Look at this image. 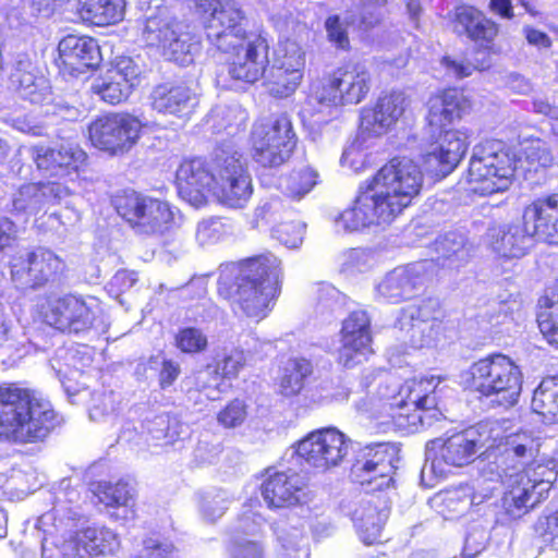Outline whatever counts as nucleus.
<instances>
[{
  "label": "nucleus",
  "instance_id": "1",
  "mask_svg": "<svg viewBox=\"0 0 558 558\" xmlns=\"http://www.w3.org/2000/svg\"><path fill=\"white\" fill-rule=\"evenodd\" d=\"M422 183V171L413 160L392 158L360 187L353 205L335 219L337 231L391 222L418 195Z\"/></svg>",
  "mask_w": 558,
  "mask_h": 558
},
{
  "label": "nucleus",
  "instance_id": "2",
  "mask_svg": "<svg viewBox=\"0 0 558 558\" xmlns=\"http://www.w3.org/2000/svg\"><path fill=\"white\" fill-rule=\"evenodd\" d=\"M177 189L181 198L193 207L206 203V193L231 208H243L253 193L252 179L241 154L218 155L211 171L202 159L182 162L177 170Z\"/></svg>",
  "mask_w": 558,
  "mask_h": 558
},
{
  "label": "nucleus",
  "instance_id": "3",
  "mask_svg": "<svg viewBox=\"0 0 558 558\" xmlns=\"http://www.w3.org/2000/svg\"><path fill=\"white\" fill-rule=\"evenodd\" d=\"M280 260L267 253L248 258L240 264L221 265L219 268V293H228L234 281L235 289L230 294L235 314L260 322L271 312L280 292Z\"/></svg>",
  "mask_w": 558,
  "mask_h": 558
},
{
  "label": "nucleus",
  "instance_id": "4",
  "mask_svg": "<svg viewBox=\"0 0 558 558\" xmlns=\"http://www.w3.org/2000/svg\"><path fill=\"white\" fill-rule=\"evenodd\" d=\"M57 424V413L40 393L15 385L0 386V440L38 444Z\"/></svg>",
  "mask_w": 558,
  "mask_h": 558
},
{
  "label": "nucleus",
  "instance_id": "5",
  "mask_svg": "<svg viewBox=\"0 0 558 558\" xmlns=\"http://www.w3.org/2000/svg\"><path fill=\"white\" fill-rule=\"evenodd\" d=\"M534 236L558 243V194L538 198L523 213V221L493 226L486 232L489 248L501 258H521L534 245Z\"/></svg>",
  "mask_w": 558,
  "mask_h": 558
},
{
  "label": "nucleus",
  "instance_id": "6",
  "mask_svg": "<svg viewBox=\"0 0 558 558\" xmlns=\"http://www.w3.org/2000/svg\"><path fill=\"white\" fill-rule=\"evenodd\" d=\"M533 452L534 440L526 433L507 438L501 473L498 476L507 487L502 497V508L513 519L541 502L551 487L549 478L532 477L529 470H521L533 457Z\"/></svg>",
  "mask_w": 558,
  "mask_h": 558
},
{
  "label": "nucleus",
  "instance_id": "7",
  "mask_svg": "<svg viewBox=\"0 0 558 558\" xmlns=\"http://www.w3.org/2000/svg\"><path fill=\"white\" fill-rule=\"evenodd\" d=\"M466 381L470 389L502 408L513 407L522 389L520 368L504 354H493L473 363Z\"/></svg>",
  "mask_w": 558,
  "mask_h": 558
},
{
  "label": "nucleus",
  "instance_id": "8",
  "mask_svg": "<svg viewBox=\"0 0 558 558\" xmlns=\"http://www.w3.org/2000/svg\"><path fill=\"white\" fill-rule=\"evenodd\" d=\"M515 159L499 142L476 145L460 185L468 194L480 196L506 191L514 174Z\"/></svg>",
  "mask_w": 558,
  "mask_h": 558
},
{
  "label": "nucleus",
  "instance_id": "9",
  "mask_svg": "<svg viewBox=\"0 0 558 558\" xmlns=\"http://www.w3.org/2000/svg\"><path fill=\"white\" fill-rule=\"evenodd\" d=\"M371 88L369 69L361 62H349L313 84L311 97L327 107L357 105L366 99Z\"/></svg>",
  "mask_w": 558,
  "mask_h": 558
},
{
  "label": "nucleus",
  "instance_id": "10",
  "mask_svg": "<svg viewBox=\"0 0 558 558\" xmlns=\"http://www.w3.org/2000/svg\"><path fill=\"white\" fill-rule=\"evenodd\" d=\"M492 430L488 424L454 433L447 437L435 438L426 444V463L422 474L426 472L436 476H445L446 466L462 468L472 463L478 450L485 446L481 430Z\"/></svg>",
  "mask_w": 558,
  "mask_h": 558
},
{
  "label": "nucleus",
  "instance_id": "11",
  "mask_svg": "<svg viewBox=\"0 0 558 558\" xmlns=\"http://www.w3.org/2000/svg\"><path fill=\"white\" fill-rule=\"evenodd\" d=\"M198 8L208 41L221 52L242 47L251 36L244 26L245 12L236 1L201 0Z\"/></svg>",
  "mask_w": 558,
  "mask_h": 558
},
{
  "label": "nucleus",
  "instance_id": "12",
  "mask_svg": "<svg viewBox=\"0 0 558 558\" xmlns=\"http://www.w3.org/2000/svg\"><path fill=\"white\" fill-rule=\"evenodd\" d=\"M253 157L263 167L284 163L295 147L292 123L286 114L257 121L252 130Z\"/></svg>",
  "mask_w": 558,
  "mask_h": 558
},
{
  "label": "nucleus",
  "instance_id": "13",
  "mask_svg": "<svg viewBox=\"0 0 558 558\" xmlns=\"http://www.w3.org/2000/svg\"><path fill=\"white\" fill-rule=\"evenodd\" d=\"M141 121L129 113H110L95 119L88 126L92 144L110 155L129 151L140 138Z\"/></svg>",
  "mask_w": 558,
  "mask_h": 558
},
{
  "label": "nucleus",
  "instance_id": "14",
  "mask_svg": "<svg viewBox=\"0 0 558 558\" xmlns=\"http://www.w3.org/2000/svg\"><path fill=\"white\" fill-rule=\"evenodd\" d=\"M349 452V439L333 427L317 429L298 444L296 453L310 466L325 472L338 466Z\"/></svg>",
  "mask_w": 558,
  "mask_h": 558
},
{
  "label": "nucleus",
  "instance_id": "15",
  "mask_svg": "<svg viewBox=\"0 0 558 558\" xmlns=\"http://www.w3.org/2000/svg\"><path fill=\"white\" fill-rule=\"evenodd\" d=\"M469 146V135L460 130L428 131V146L424 155L426 171L445 178L461 161Z\"/></svg>",
  "mask_w": 558,
  "mask_h": 558
},
{
  "label": "nucleus",
  "instance_id": "16",
  "mask_svg": "<svg viewBox=\"0 0 558 558\" xmlns=\"http://www.w3.org/2000/svg\"><path fill=\"white\" fill-rule=\"evenodd\" d=\"M397 451L393 445L378 442L365 446L351 469V475L361 485L372 490H383L392 483L393 460Z\"/></svg>",
  "mask_w": 558,
  "mask_h": 558
},
{
  "label": "nucleus",
  "instance_id": "17",
  "mask_svg": "<svg viewBox=\"0 0 558 558\" xmlns=\"http://www.w3.org/2000/svg\"><path fill=\"white\" fill-rule=\"evenodd\" d=\"M439 379L426 377L408 381L402 392H407V400H397L392 403L391 414L398 427H417L423 425L422 412L437 407L436 388Z\"/></svg>",
  "mask_w": 558,
  "mask_h": 558
},
{
  "label": "nucleus",
  "instance_id": "18",
  "mask_svg": "<svg viewBox=\"0 0 558 558\" xmlns=\"http://www.w3.org/2000/svg\"><path fill=\"white\" fill-rule=\"evenodd\" d=\"M116 207L118 214L142 233L159 231L172 217L168 204L135 192L118 197Z\"/></svg>",
  "mask_w": 558,
  "mask_h": 558
},
{
  "label": "nucleus",
  "instance_id": "19",
  "mask_svg": "<svg viewBox=\"0 0 558 558\" xmlns=\"http://www.w3.org/2000/svg\"><path fill=\"white\" fill-rule=\"evenodd\" d=\"M63 260L49 250L38 248L26 258L12 263L11 277L22 289H37L57 280L64 270Z\"/></svg>",
  "mask_w": 558,
  "mask_h": 558
},
{
  "label": "nucleus",
  "instance_id": "20",
  "mask_svg": "<svg viewBox=\"0 0 558 558\" xmlns=\"http://www.w3.org/2000/svg\"><path fill=\"white\" fill-rule=\"evenodd\" d=\"M410 99L402 90L381 94L374 108L365 109L361 117V132L378 137L386 134L404 114Z\"/></svg>",
  "mask_w": 558,
  "mask_h": 558
},
{
  "label": "nucleus",
  "instance_id": "21",
  "mask_svg": "<svg viewBox=\"0 0 558 558\" xmlns=\"http://www.w3.org/2000/svg\"><path fill=\"white\" fill-rule=\"evenodd\" d=\"M268 43L263 36L251 34L242 47L228 52L230 76L238 81L256 82L268 64Z\"/></svg>",
  "mask_w": 558,
  "mask_h": 558
},
{
  "label": "nucleus",
  "instance_id": "22",
  "mask_svg": "<svg viewBox=\"0 0 558 558\" xmlns=\"http://www.w3.org/2000/svg\"><path fill=\"white\" fill-rule=\"evenodd\" d=\"M371 319L365 311L352 312L342 324L340 362L350 367L372 352Z\"/></svg>",
  "mask_w": 558,
  "mask_h": 558
},
{
  "label": "nucleus",
  "instance_id": "23",
  "mask_svg": "<svg viewBox=\"0 0 558 558\" xmlns=\"http://www.w3.org/2000/svg\"><path fill=\"white\" fill-rule=\"evenodd\" d=\"M428 265L425 260L395 268L378 283L377 294L392 303L411 298L427 280Z\"/></svg>",
  "mask_w": 558,
  "mask_h": 558
},
{
  "label": "nucleus",
  "instance_id": "24",
  "mask_svg": "<svg viewBox=\"0 0 558 558\" xmlns=\"http://www.w3.org/2000/svg\"><path fill=\"white\" fill-rule=\"evenodd\" d=\"M70 195V189L58 182L25 184L13 194L11 211L34 215L47 205L61 204Z\"/></svg>",
  "mask_w": 558,
  "mask_h": 558
},
{
  "label": "nucleus",
  "instance_id": "25",
  "mask_svg": "<svg viewBox=\"0 0 558 558\" xmlns=\"http://www.w3.org/2000/svg\"><path fill=\"white\" fill-rule=\"evenodd\" d=\"M60 66L72 76L84 74L97 66L100 51L97 41L87 36L68 35L58 45Z\"/></svg>",
  "mask_w": 558,
  "mask_h": 558
},
{
  "label": "nucleus",
  "instance_id": "26",
  "mask_svg": "<svg viewBox=\"0 0 558 558\" xmlns=\"http://www.w3.org/2000/svg\"><path fill=\"white\" fill-rule=\"evenodd\" d=\"M28 151L37 168L51 177H63L76 171L85 153L76 145L61 144L56 148L32 146Z\"/></svg>",
  "mask_w": 558,
  "mask_h": 558
},
{
  "label": "nucleus",
  "instance_id": "27",
  "mask_svg": "<svg viewBox=\"0 0 558 558\" xmlns=\"http://www.w3.org/2000/svg\"><path fill=\"white\" fill-rule=\"evenodd\" d=\"M262 495L271 508L299 505L305 499V483L295 472H276L262 485Z\"/></svg>",
  "mask_w": 558,
  "mask_h": 558
},
{
  "label": "nucleus",
  "instance_id": "28",
  "mask_svg": "<svg viewBox=\"0 0 558 558\" xmlns=\"http://www.w3.org/2000/svg\"><path fill=\"white\" fill-rule=\"evenodd\" d=\"M471 104L458 89H446L428 100V131L447 130L446 126L461 119Z\"/></svg>",
  "mask_w": 558,
  "mask_h": 558
},
{
  "label": "nucleus",
  "instance_id": "29",
  "mask_svg": "<svg viewBox=\"0 0 558 558\" xmlns=\"http://www.w3.org/2000/svg\"><path fill=\"white\" fill-rule=\"evenodd\" d=\"M11 84L23 99L32 104H41L50 95V86L44 75L26 56L20 57L11 73Z\"/></svg>",
  "mask_w": 558,
  "mask_h": 558
},
{
  "label": "nucleus",
  "instance_id": "30",
  "mask_svg": "<svg viewBox=\"0 0 558 558\" xmlns=\"http://www.w3.org/2000/svg\"><path fill=\"white\" fill-rule=\"evenodd\" d=\"M120 548V539L107 527H87L76 533L66 544V550L74 557L114 554Z\"/></svg>",
  "mask_w": 558,
  "mask_h": 558
},
{
  "label": "nucleus",
  "instance_id": "31",
  "mask_svg": "<svg viewBox=\"0 0 558 558\" xmlns=\"http://www.w3.org/2000/svg\"><path fill=\"white\" fill-rule=\"evenodd\" d=\"M388 513V508L380 500H363L354 510L353 521L364 543L377 541Z\"/></svg>",
  "mask_w": 558,
  "mask_h": 558
},
{
  "label": "nucleus",
  "instance_id": "32",
  "mask_svg": "<svg viewBox=\"0 0 558 558\" xmlns=\"http://www.w3.org/2000/svg\"><path fill=\"white\" fill-rule=\"evenodd\" d=\"M78 14L84 22L105 26L123 20L125 0H78Z\"/></svg>",
  "mask_w": 558,
  "mask_h": 558
},
{
  "label": "nucleus",
  "instance_id": "33",
  "mask_svg": "<svg viewBox=\"0 0 558 558\" xmlns=\"http://www.w3.org/2000/svg\"><path fill=\"white\" fill-rule=\"evenodd\" d=\"M99 501L106 507L122 508V515L112 513L116 519L129 520L134 517L135 490L124 481L117 483L102 482L97 486Z\"/></svg>",
  "mask_w": 558,
  "mask_h": 558
},
{
  "label": "nucleus",
  "instance_id": "34",
  "mask_svg": "<svg viewBox=\"0 0 558 558\" xmlns=\"http://www.w3.org/2000/svg\"><path fill=\"white\" fill-rule=\"evenodd\" d=\"M143 37L145 43L155 47L169 61L174 59V28L172 16H151L147 20Z\"/></svg>",
  "mask_w": 558,
  "mask_h": 558
},
{
  "label": "nucleus",
  "instance_id": "35",
  "mask_svg": "<svg viewBox=\"0 0 558 558\" xmlns=\"http://www.w3.org/2000/svg\"><path fill=\"white\" fill-rule=\"evenodd\" d=\"M532 410L541 415L546 423H558V378L548 377L535 389Z\"/></svg>",
  "mask_w": 558,
  "mask_h": 558
},
{
  "label": "nucleus",
  "instance_id": "36",
  "mask_svg": "<svg viewBox=\"0 0 558 558\" xmlns=\"http://www.w3.org/2000/svg\"><path fill=\"white\" fill-rule=\"evenodd\" d=\"M303 74L271 65L265 78L267 92L277 98H287L295 93L300 86Z\"/></svg>",
  "mask_w": 558,
  "mask_h": 558
},
{
  "label": "nucleus",
  "instance_id": "37",
  "mask_svg": "<svg viewBox=\"0 0 558 558\" xmlns=\"http://www.w3.org/2000/svg\"><path fill=\"white\" fill-rule=\"evenodd\" d=\"M93 94L109 105H118L126 100L132 93L130 84L122 83L120 77L107 72L104 76L96 78L90 86Z\"/></svg>",
  "mask_w": 558,
  "mask_h": 558
},
{
  "label": "nucleus",
  "instance_id": "38",
  "mask_svg": "<svg viewBox=\"0 0 558 558\" xmlns=\"http://www.w3.org/2000/svg\"><path fill=\"white\" fill-rule=\"evenodd\" d=\"M277 539L280 544L278 558H310L306 537L296 527H278Z\"/></svg>",
  "mask_w": 558,
  "mask_h": 558
},
{
  "label": "nucleus",
  "instance_id": "39",
  "mask_svg": "<svg viewBox=\"0 0 558 558\" xmlns=\"http://www.w3.org/2000/svg\"><path fill=\"white\" fill-rule=\"evenodd\" d=\"M312 373V365L305 359H291L287 362L280 379V392L293 396L303 388V380Z\"/></svg>",
  "mask_w": 558,
  "mask_h": 558
},
{
  "label": "nucleus",
  "instance_id": "40",
  "mask_svg": "<svg viewBox=\"0 0 558 558\" xmlns=\"http://www.w3.org/2000/svg\"><path fill=\"white\" fill-rule=\"evenodd\" d=\"M407 333L413 349L430 348L437 344L442 330L441 320L409 323Z\"/></svg>",
  "mask_w": 558,
  "mask_h": 558
},
{
  "label": "nucleus",
  "instance_id": "41",
  "mask_svg": "<svg viewBox=\"0 0 558 558\" xmlns=\"http://www.w3.org/2000/svg\"><path fill=\"white\" fill-rule=\"evenodd\" d=\"M100 307L96 299L78 298L77 306L73 318H70L68 332L80 333L85 332L96 326L99 318Z\"/></svg>",
  "mask_w": 558,
  "mask_h": 558
},
{
  "label": "nucleus",
  "instance_id": "42",
  "mask_svg": "<svg viewBox=\"0 0 558 558\" xmlns=\"http://www.w3.org/2000/svg\"><path fill=\"white\" fill-rule=\"evenodd\" d=\"M272 64L304 75L306 52L299 43L287 39L280 44Z\"/></svg>",
  "mask_w": 558,
  "mask_h": 558
},
{
  "label": "nucleus",
  "instance_id": "43",
  "mask_svg": "<svg viewBox=\"0 0 558 558\" xmlns=\"http://www.w3.org/2000/svg\"><path fill=\"white\" fill-rule=\"evenodd\" d=\"M317 177L318 174L314 169L304 167L292 171L284 178L281 182V187L288 196L301 198L315 186Z\"/></svg>",
  "mask_w": 558,
  "mask_h": 558
},
{
  "label": "nucleus",
  "instance_id": "44",
  "mask_svg": "<svg viewBox=\"0 0 558 558\" xmlns=\"http://www.w3.org/2000/svg\"><path fill=\"white\" fill-rule=\"evenodd\" d=\"M78 298L80 296L73 294H68L50 302L49 312L47 313L49 324L57 329L66 331L70 318L72 319L75 313Z\"/></svg>",
  "mask_w": 558,
  "mask_h": 558
},
{
  "label": "nucleus",
  "instance_id": "45",
  "mask_svg": "<svg viewBox=\"0 0 558 558\" xmlns=\"http://www.w3.org/2000/svg\"><path fill=\"white\" fill-rule=\"evenodd\" d=\"M245 120L246 112L238 105L217 106L209 114V121L213 122V128L218 132L228 128L240 126Z\"/></svg>",
  "mask_w": 558,
  "mask_h": 558
},
{
  "label": "nucleus",
  "instance_id": "46",
  "mask_svg": "<svg viewBox=\"0 0 558 558\" xmlns=\"http://www.w3.org/2000/svg\"><path fill=\"white\" fill-rule=\"evenodd\" d=\"M351 23L348 20H342L338 14L329 15L325 20L324 27L327 39L337 49L344 51L350 49L348 26Z\"/></svg>",
  "mask_w": 558,
  "mask_h": 558
},
{
  "label": "nucleus",
  "instance_id": "47",
  "mask_svg": "<svg viewBox=\"0 0 558 558\" xmlns=\"http://www.w3.org/2000/svg\"><path fill=\"white\" fill-rule=\"evenodd\" d=\"M441 311L435 300H424L417 305H410L403 310L401 325L425 320H441Z\"/></svg>",
  "mask_w": 558,
  "mask_h": 558
},
{
  "label": "nucleus",
  "instance_id": "48",
  "mask_svg": "<svg viewBox=\"0 0 558 558\" xmlns=\"http://www.w3.org/2000/svg\"><path fill=\"white\" fill-rule=\"evenodd\" d=\"M437 251L445 259L463 262L469 256L464 235L449 232L437 242Z\"/></svg>",
  "mask_w": 558,
  "mask_h": 558
},
{
  "label": "nucleus",
  "instance_id": "49",
  "mask_svg": "<svg viewBox=\"0 0 558 558\" xmlns=\"http://www.w3.org/2000/svg\"><path fill=\"white\" fill-rule=\"evenodd\" d=\"M223 378L216 367L207 366L196 375V389L204 392L207 399L217 400L223 390Z\"/></svg>",
  "mask_w": 558,
  "mask_h": 558
},
{
  "label": "nucleus",
  "instance_id": "50",
  "mask_svg": "<svg viewBox=\"0 0 558 558\" xmlns=\"http://www.w3.org/2000/svg\"><path fill=\"white\" fill-rule=\"evenodd\" d=\"M149 102L153 110L159 114H172L174 112V83L165 82L156 85L150 95Z\"/></svg>",
  "mask_w": 558,
  "mask_h": 558
},
{
  "label": "nucleus",
  "instance_id": "51",
  "mask_svg": "<svg viewBox=\"0 0 558 558\" xmlns=\"http://www.w3.org/2000/svg\"><path fill=\"white\" fill-rule=\"evenodd\" d=\"M196 78L189 80L185 86H177V117L189 119L198 105Z\"/></svg>",
  "mask_w": 558,
  "mask_h": 558
},
{
  "label": "nucleus",
  "instance_id": "52",
  "mask_svg": "<svg viewBox=\"0 0 558 558\" xmlns=\"http://www.w3.org/2000/svg\"><path fill=\"white\" fill-rule=\"evenodd\" d=\"M538 328L551 345L558 348V303H549L537 315Z\"/></svg>",
  "mask_w": 558,
  "mask_h": 558
},
{
  "label": "nucleus",
  "instance_id": "53",
  "mask_svg": "<svg viewBox=\"0 0 558 558\" xmlns=\"http://www.w3.org/2000/svg\"><path fill=\"white\" fill-rule=\"evenodd\" d=\"M206 335L198 328L186 327L177 333V348L184 353H198L207 348Z\"/></svg>",
  "mask_w": 558,
  "mask_h": 558
},
{
  "label": "nucleus",
  "instance_id": "54",
  "mask_svg": "<svg viewBox=\"0 0 558 558\" xmlns=\"http://www.w3.org/2000/svg\"><path fill=\"white\" fill-rule=\"evenodd\" d=\"M201 50V41L196 33L186 31L177 35V63L189 65Z\"/></svg>",
  "mask_w": 558,
  "mask_h": 558
},
{
  "label": "nucleus",
  "instance_id": "55",
  "mask_svg": "<svg viewBox=\"0 0 558 558\" xmlns=\"http://www.w3.org/2000/svg\"><path fill=\"white\" fill-rule=\"evenodd\" d=\"M246 416L247 405L245 402L234 399L217 414V422L225 428H236L245 422Z\"/></svg>",
  "mask_w": 558,
  "mask_h": 558
},
{
  "label": "nucleus",
  "instance_id": "56",
  "mask_svg": "<svg viewBox=\"0 0 558 558\" xmlns=\"http://www.w3.org/2000/svg\"><path fill=\"white\" fill-rule=\"evenodd\" d=\"M228 505L229 498L225 492L210 490L203 496L201 509L207 520L215 521L223 514Z\"/></svg>",
  "mask_w": 558,
  "mask_h": 558
},
{
  "label": "nucleus",
  "instance_id": "57",
  "mask_svg": "<svg viewBox=\"0 0 558 558\" xmlns=\"http://www.w3.org/2000/svg\"><path fill=\"white\" fill-rule=\"evenodd\" d=\"M227 233L226 225L220 218H208L197 225L196 240L201 245L214 244Z\"/></svg>",
  "mask_w": 558,
  "mask_h": 558
},
{
  "label": "nucleus",
  "instance_id": "58",
  "mask_svg": "<svg viewBox=\"0 0 558 558\" xmlns=\"http://www.w3.org/2000/svg\"><path fill=\"white\" fill-rule=\"evenodd\" d=\"M305 226L300 221L282 222L272 230L274 236L287 247H299L303 241Z\"/></svg>",
  "mask_w": 558,
  "mask_h": 558
},
{
  "label": "nucleus",
  "instance_id": "59",
  "mask_svg": "<svg viewBox=\"0 0 558 558\" xmlns=\"http://www.w3.org/2000/svg\"><path fill=\"white\" fill-rule=\"evenodd\" d=\"M481 11L474 7L461 4L453 11V27L458 34H464L468 37L472 33L473 25L476 24Z\"/></svg>",
  "mask_w": 558,
  "mask_h": 558
},
{
  "label": "nucleus",
  "instance_id": "60",
  "mask_svg": "<svg viewBox=\"0 0 558 558\" xmlns=\"http://www.w3.org/2000/svg\"><path fill=\"white\" fill-rule=\"evenodd\" d=\"M107 72L113 76L120 77L122 83L130 84L131 89L138 84V76L141 73L140 68L129 57H119L116 60L114 65Z\"/></svg>",
  "mask_w": 558,
  "mask_h": 558
},
{
  "label": "nucleus",
  "instance_id": "61",
  "mask_svg": "<svg viewBox=\"0 0 558 558\" xmlns=\"http://www.w3.org/2000/svg\"><path fill=\"white\" fill-rule=\"evenodd\" d=\"M246 359L243 350L232 349L217 362L216 368L225 378L236 377L245 365Z\"/></svg>",
  "mask_w": 558,
  "mask_h": 558
},
{
  "label": "nucleus",
  "instance_id": "62",
  "mask_svg": "<svg viewBox=\"0 0 558 558\" xmlns=\"http://www.w3.org/2000/svg\"><path fill=\"white\" fill-rule=\"evenodd\" d=\"M472 28L469 38L481 45H489L493 43L499 32L498 25L492 20L487 19L482 12L477 22Z\"/></svg>",
  "mask_w": 558,
  "mask_h": 558
},
{
  "label": "nucleus",
  "instance_id": "63",
  "mask_svg": "<svg viewBox=\"0 0 558 558\" xmlns=\"http://www.w3.org/2000/svg\"><path fill=\"white\" fill-rule=\"evenodd\" d=\"M525 158L531 163H537L542 167H547L551 163L553 157L545 143L539 140L531 141L524 147Z\"/></svg>",
  "mask_w": 558,
  "mask_h": 558
},
{
  "label": "nucleus",
  "instance_id": "64",
  "mask_svg": "<svg viewBox=\"0 0 558 558\" xmlns=\"http://www.w3.org/2000/svg\"><path fill=\"white\" fill-rule=\"evenodd\" d=\"M230 558H264L262 546L253 541L242 539L234 542L230 548Z\"/></svg>",
  "mask_w": 558,
  "mask_h": 558
}]
</instances>
